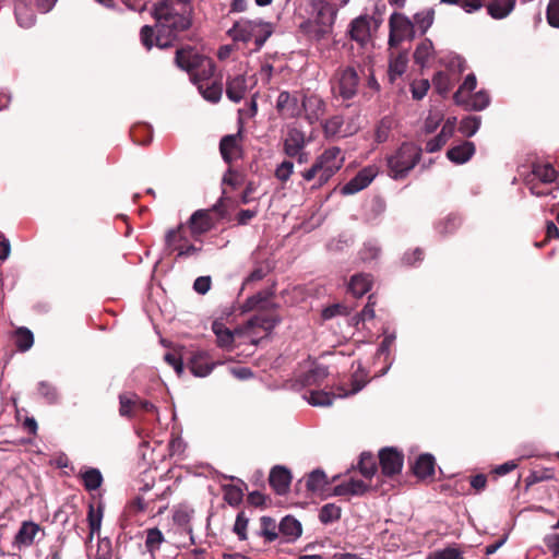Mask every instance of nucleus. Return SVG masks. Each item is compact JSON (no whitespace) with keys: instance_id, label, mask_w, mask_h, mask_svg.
I'll list each match as a JSON object with an SVG mask.
<instances>
[{"instance_id":"obj_1","label":"nucleus","mask_w":559,"mask_h":559,"mask_svg":"<svg viewBox=\"0 0 559 559\" xmlns=\"http://www.w3.org/2000/svg\"><path fill=\"white\" fill-rule=\"evenodd\" d=\"M192 0H160L154 5V27L141 28V41L151 49L154 45L166 48L173 45L179 34L192 24Z\"/></svg>"},{"instance_id":"obj_2","label":"nucleus","mask_w":559,"mask_h":559,"mask_svg":"<svg viewBox=\"0 0 559 559\" xmlns=\"http://www.w3.org/2000/svg\"><path fill=\"white\" fill-rule=\"evenodd\" d=\"M273 27L269 22L262 20L240 19L228 31V35L237 41H254V50H260L267 38L272 35Z\"/></svg>"},{"instance_id":"obj_3","label":"nucleus","mask_w":559,"mask_h":559,"mask_svg":"<svg viewBox=\"0 0 559 559\" xmlns=\"http://www.w3.org/2000/svg\"><path fill=\"white\" fill-rule=\"evenodd\" d=\"M421 156V148L414 143L404 142L386 157L389 175L393 179H402L417 165Z\"/></svg>"},{"instance_id":"obj_4","label":"nucleus","mask_w":559,"mask_h":559,"mask_svg":"<svg viewBox=\"0 0 559 559\" xmlns=\"http://www.w3.org/2000/svg\"><path fill=\"white\" fill-rule=\"evenodd\" d=\"M557 178V171L552 167L551 164L545 163V164H534L531 174L525 178V183L528 187L532 194L536 197H551L552 199H556V194H554V191L557 189V183L551 187H548L549 185H552L556 181Z\"/></svg>"},{"instance_id":"obj_5","label":"nucleus","mask_w":559,"mask_h":559,"mask_svg":"<svg viewBox=\"0 0 559 559\" xmlns=\"http://www.w3.org/2000/svg\"><path fill=\"white\" fill-rule=\"evenodd\" d=\"M367 383V373L360 369V366L355 371L352 378V389L346 390L344 386H338L336 393L325 391H310L306 396L309 404L313 406H330L335 397H347L359 392Z\"/></svg>"},{"instance_id":"obj_6","label":"nucleus","mask_w":559,"mask_h":559,"mask_svg":"<svg viewBox=\"0 0 559 559\" xmlns=\"http://www.w3.org/2000/svg\"><path fill=\"white\" fill-rule=\"evenodd\" d=\"M189 229L185 225H179L176 229H169L165 236V242L169 250L177 252L178 258H190L197 255L202 250V241H190Z\"/></svg>"},{"instance_id":"obj_7","label":"nucleus","mask_w":559,"mask_h":559,"mask_svg":"<svg viewBox=\"0 0 559 559\" xmlns=\"http://www.w3.org/2000/svg\"><path fill=\"white\" fill-rule=\"evenodd\" d=\"M345 155L337 146H331L324 150L316 159V164L321 170L320 186L326 183L343 166Z\"/></svg>"},{"instance_id":"obj_8","label":"nucleus","mask_w":559,"mask_h":559,"mask_svg":"<svg viewBox=\"0 0 559 559\" xmlns=\"http://www.w3.org/2000/svg\"><path fill=\"white\" fill-rule=\"evenodd\" d=\"M175 61L180 69L191 73V76L194 81L198 80V74L194 73V70H197L199 67H202L203 73L207 76L212 75L214 72V67L211 60L201 57L192 49L177 50Z\"/></svg>"},{"instance_id":"obj_9","label":"nucleus","mask_w":559,"mask_h":559,"mask_svg":"<svg viewBox=\"0 0 559 559\" xmlns=\"http://www.w3.org/2000/svg\"><path fill=\"white\" fill-rule=\"evenodd\" d=\"M390 47H397L404 40H411L415 36L413 22L401 13H393L390 16Z\"/></svg>"},{"instance_id":"obj_10","label":"nucleus","mask_w":559,"mask_h":559,"mask_svg":"<svg viewBox=\"0 0 559 559\" xmlns=\"http://www.w3.org/2000/svg\"><path fill=\"white\" fill-rule=\"evenodd\" d=\"M276 110L282 118H297L302 114L301 100L297 93L282 91L276 99Z\"/></svg>"},{"instance_id":"obj_11","label":"nucleus","mask_w":559,"mask_h":559,"mask_svg":"<svg viewBox=\"0 0 559 559\" xmlns=\"http://www.w3.org/2000/svg\"><path fill=\"white\" fill-rule=\"evenodd\" d=\"M378 175V167L369 165L357 173V175L341 188L343 195L355 194L367 188Z\"/></svg>"},{"instance_id":"obj_12","label":"nucleus","mask_w":559,"mask_h":559,"mask_svg":"<svg viewBox=\"0 0 559 559\" xmlns=\"http://www.w3.org/2000/svg\"><path fill=\"white\" fill-rule=\"evenodd\" d=\"M217 365H221V362L212 360L210 354L202 349L193 352L188 360V368L190 372L194 377L199 378H204L211 374Z\"/></svg>"},{"instance_id":"obj_13","label":"nucleus","mask_w":559,"mask_h":559,"mask_svg":"<svg viewBox=\"0 0 559 559\" xmlns=\"http://www.w3.org/2000/svg\"><path fill=\"white\" fill-rule=\"evenodd\" d=\"M40 532L39 524L33 521H23L13 538L12 547L17 550L29 548Z\"/></svg>"},{"instance_id":"obj_14","label":"nucleus","mask_w":559,"mask_h":559,"mask_svg":"<svg viewBox=\"0 0 559 559\" xmlns=\"http://www.w3.org/2000/svg\"><path fill=\"white\" fill-rule=\"evenodd\" d=\"M379 460L382 474L385 476H393L402 471L403 455L393 448L381 450Z\"/></svg>"},{"instance_id":"obj_15","label":"nucleus","mask_w":559,"mask_h":559,"mask_svg":"<svg viewBox=\"0 0 559 559\" xmlns=\"http://www.w3.org/2000/svg\"><path fill=\"white\" fill-rule=\"evenodd\" d=\"M301 106L309 123L319 121L325 112V103L316 94L305 95L301 98Z\"/></svg>"},{"instance_id":"obj_16","label":"nucleus","mask_w":559,"mask_h":559,"mask_svg":"<svg viewBox=\"0 0 559 559\" xmlns=\"http://www.w3.org/2000/svg\"><path fill=\"white\" fill-rule=\"evenodd\" d=\"M359 78L354 68L341 71L338 79V93L344 99L353 98L358 91Z\"/></svg>"},{"instance_id":"obj_17","label":"nucleus","mask_w":559,"mask_h":559,"mask_svg":"<svg viewBox=\"0 0 559 559\" xmlns=\"http://www.w3.org/2000/svg\"><path fill=\"white\" fill-rule=\"evenodd\" d=\"M306 144L305 133L297 128H290L284 139L283 150L288 157H295L304 151Z\"/></svg>"},{"instance_id":"obj_18","label":"nucleus","mask_w":559,"mask_h":559,"mask_svg":"<svg viewBox=\"0 0 559 559\" xmlns=\"http://www.w3.org/2000/svg\"><path fill=\"white\" fill-rule=\"evenodd\" d=\"M269 481L277 495H285L289 490L292 474L286 467L276 465L271 469Z\"/></svg>"},{"instance_id":"obj_19","label":"nucleus","mask_w":559,"mask_h":559,"mask_svg":"<svg viewBox=\"0 0 559 559\" xmlns=\"http://www.w3.org/2000/svg\"><path fill=\"white\" fill-rule=\"evenodd\" d=\"M212 228L210 216L203 211L194 212L189 219V233L195 241Z\"/></svg>"},{"instance_id":"obj_20","label":"nucleus","mask_w":559,"mask_h":559,"mask_svg":"<svg viewBox=\"0 0 559 559\" xmlns=\"http://www.w3.org/2000/svg\"><path fill=\"white\" fill-rule=\"evenodd\" d=\"M370 485L361 479L348 478L341 484L336 485L333 489L335 496H361L368 489Z\"/></svg>"},{"instance_id":"obj_21","label":"nucleus","mask_w":559,"mask_h":559,"mask_svg":"<svg viewBox=\"0 0 559 559\" xmlns=\"http://www.w3.org/2000/svg\"><path fill=\"white\" fill-rule=\"evenodd\" d=\"M408 67V53L406 51H400L391 53L389 61V80L394 83L400 79L407 70Z\"/></svg>"},{"instance_id":"obj_22","label":"nucleus","mask_w":559,"mask_h":559,"mask_svg":"<svg viewBox=\"0 0 559 559\" xmlns=\"http://www.w3.org/2000/svg\"><path fill=\"white\" fill-rule=\"evenodd\" d=\"M248 88L247 78L238 74L228 80L226 95L231 102L239 103L245 97Z\"/></svg>"},{"instance_id":"obj_23","label":"nucleus","mask_w":559,"mask_h":559,"mask_svg":"<svg viewBox=\"0 0 559 559\" xmlns=\"http://www.w3.org/2000/svg\"><path fill=\"white\" fill-rule=\"evenodd\" d=\"M475 154V145L473 142L465 141L456 146L451 147L447 152V157L454 164L461 165L468 162Z\"/></svg>"},{"instance_id":"obj_24","label":"nucleus","mask_w":559,"mask_h":559,"mask_svg":"<svg viewBox=\"0 0 559 559\" xmlns=\"http://www.w3.org/2000/svg\"><path fill=\"white\" fill-rule=\"evenodd\" d=\"M219 151L225 162L231 163L240 155L239 135L230 134L221 140Z\"/></svg>"},{"instance_id":"obj_25","label":"nucleus","mask_w":559,"mask_h":559,"mask_svg":"<svg viewBox=\"0 0 559 559\" xmlns=\"http://www.w3.org/2000/svg\"><path fill=\"white\" fill-rule=\"evenodd\" d=\"M278 530L286 543L296 540L302 532L300 522L289 515L281 521Z\"/></svg>"},{"instance_id":"obj_26","label":"nucleus","mask_w":559,"mask_h":559,"mask_svg":"<svg viewBox=\"0 0 559 559\" xmlns=\"http://www.w3.org/2000/svg\"><path fill=\"white\" fill-rule=\"evenodd\" d=\"M372 276L366 273L355 274L350 277L348 290L355 297H361L367 294L372 287Z\"/></svg>"},{"instance_id":"obj_27","label":"nucleus","mask_w":559,"mask_h":559,"mask_svg":"<svg viewBox=\"0 0 559 559\" xmlns=\"http://www.w3.org/2000/svg\"><path fill=\"white\" fill-rule=\"evenodd\" d=\"M317 22L324 28H330L335 22L337 10L328 1H319L316 3Z\"/></svg>"},{"instance_id":"obj_28","label":"nucleus","mask_w":559,"mask_h":559,"mask_svg":"<svg viewBox=\"0 0 559 559\" xmlns=\"http://www.w3.org/2000/svg\"><path fill=\"white\" fill-rule=\"evenodd\" d=\"M349 35L358 43H365L370 36V21L368 16H358L350 23Z\"/></svg>"},{"instance_id":"obj_29","label":"nucleus","mask_w":559,"mask_h":559,"mask_svg":"<svg viewBox=\"0 0 559 559\" xmlns=\"http://www.w3.org/2000/svg\"><path fill=\"white\" fill-rule=\"evenodd\" d=\"M515 0H491L487 4L488 14L496 20L507 17L514 9Z\"/></svg>"},{"instance_id":"obj_30","label":"nucleus","mask_w":559,"mask_h":559,"mask_svg":"<svg viewBox=\"0 0 559 559\" xmlns=\"http://www.w3.org/2000/svg\"><path fill=\"white\" fill-rule=\"evenodd\" d=\"M212 330L216 335L217 346L230 350L233 348L235 333L225 326L222 322H213Z\"/></svg>"},{"instance_id":"obj_31","label":"nucleus","mask_w":559,"mask_h":559,"mask_svg":"<svg viewBox=\"0 0 559 559\" xmlns=\"http://www.w3.org/2000/svg\"><path fill=\"white\" fill-rule=\"evenodd\" d=\"M413 472L417 477L426 478L435 473V457L430 454H421L413 466Z\"/></svg>"},{"instance_id":"obj_32","label":"nucleus","mask_w":559,"mask_h":559,"mask_svg":"<svg viewBox=\"0 0 559 559\" xmlns=\"http://www.w3.org/2000/svg\"><path fill=\"white\" fill-rule=\"evenodd\" d=\"M490 103V97L486 91H478L467 96V102L461 103L467 110H484Z\"/></svg>"},{"instance_id":"obj_33","label":"nucleus","mask_w":559,"mask_h":559,"mask_svg":"<svg viewBox=\"0 0 559 559\" xmlns=\"http://www.w3.org/2000/svg\"><path fill=\"white\" fill-rule=\"evenodd\" d=\"M329 374L328 368L324 366L316 365L304 373L300 378V383L304 386H310L321 383Z\"/></svg>"},{"instance_id":"obj_34","label":"nucleus","mask_w":559,"mask_h":559,"mask_svg":"<svg viewBox=\"0 0 559 559\" xmlns=\"http://www.w3.org/2000/svg\"><path fill=\"white\" fill-rule=\"evenodd\" d=\"M476 76L473 73L466 75L464 82L461 84L453 96L455 103L461 104L467 102V96L472 94V92L476 88Z\"/></svg>"},{"instance_id":"obj_35","label":"nucleus","mask_w":559,"mask_h":559,"mask_svg":"<svg viewBox=\"0 0 559 559\" xmlns=\"http://www.w3.org/2000/svg\"><path fill=\"white\" fill-rule=\"evenodd\" d=\"M433 55V45L431 40L424 39L415 49L414 60L420 67H425Z\"/></svg>"},{"instance_id":"obj_36","label":"nucleus","mask_w":559,"mask_h":559,"mask_svg":"<svg viewBox=\"0 0 559 559\" xmlns=\"http://www.w3.org/2000/svg\"><path fill=\"white\" fill-rule=\"evenodd\" d=\"M83 485L86 490L98 489L103 484V475L99 469L90 467L82 473Z\"/></svg>"},{"instance_id":"obj_37","label":"nucleus","mask_w":559,"mask_h":559,"mask_svg":"<svg viewBox=\"0 0 559 559\" xmlns=\"http://www.w3.org/2000/svg\"><path fill=\"white\" fill-rule=\"evenodd\" d=\"M381 254V247L377 240L370 239L364 242L362 248L359 251V259L365 262H371L377 260Z\"/></svg>"},{"instance_id":"obj_38","label":"nucleus","mask_w":559,"mask_h":559,"mask_svg":"<svg viewBox=\"0 0 559 559\" xmlns=\"http://www.w3.org/2000/svg\"><path fill=\"white\" fill-rule=\"evenodd\" d=\"M454 79L449 72L439 71L432 79V85L440 95H445L452 88Z\"/></svg>"},{"instance_id":"obj_39","label":"nucleus","mask_w":559,"mask_h":559,"mask_svg":"<svg viewBox=\"0 0 559 559\" xmlns=\"http://www.w3.org/2000/svg\"><path fill=\"white\" fill-rule=\"evenodd\" d=\"M14 340L20 352H27L34 344V335L27 328H19L14 333Z\"/></svg>"},{"instance_id":"obj_40","label":"nucleus","mask_w":559,"mask_h":559,"mask_svg":"<svg viewBox=\"0 0 559 559\" xmlns=\"http://www.w3.org/2000/svg\"><path fill=\"white\" fill-rule=\"evenodd\" d=\"M435 12L431 9L418 12L414 15V29L417 28L421 34H425L433 23Z\"/></svg>"},{"instance_id":"obj_41","label":"nucleus","mask_w":559,"mask_h":559,"mask_svg":"<svg viewBox=\"0 0 559 559\" xmlns=\"http://www.w3.org/2000/svg\"><path fill=\"white\" fill-rule=\"evenodd\" d=\"M481 119L478 116H468L461 120L459 131L467 138L473 136L479 130Z\"/></svg>"},{"instance_id":"obj_42","label":"nucleus","mask_w":559,"mask_h":559,"mask_svg":"<svg viewBox=\"0 0 559 559\" xmlns=\"http://www.w3.org/2000/svg\"><path fill=\"white\" fill-rule=\"evenodd\" d=\"M326 484L325 473L321 469H314L309 474L306 486L311 491H321Z\"/></svg>"},{"instance_id":"obj_43","label":"nucleus","mask_w":559,"mask_h":559,"mask_svg":"<svg viewBox=\"0 0 559 559\" xmlns=\"http://www.w3.org/2000/svg\"><path fill=\"white\" fill-rule=\"evenodd\" d=\"M393 127L394 119L392 117L382 118L376 128V141L378 143H383L388 141Z\"/></svg>"},{"instance_id":"obj_44","label":"nucleus","mask_w":559,"mask_h":559,"mask_svg":"<svg viewBox=\"0 0 559 559\" xmlns=\"http://www.w3.org/2000/svg\"><path fill=\"white\" fill-rule=\"evenodd\" d=\"M102 520H103L102 508L95 509L93 506H90L88 514H87V521H88V527H90V536H88L90 539L93 538L95 533H98L100 531Z\"/></svg>"},{"instance_id":"obj_45","label":"nucleus","mask_w":559,"mask_h":559,"mask_svg":"<svg viewBox=\"0 0 559 559\" xmlns=\"http://www.w3.org/2000/svg\"><path fill=\"white\" fill-rule=\"evenodd\" d=\"M341 518V508L334 503L324 504L319 513V519L323 524L337 521Z\"/></svg>"},{"instance_id":"obj_46","label":"nucleus","mask_w":559,"mask_h":559,"mask_svg":"<svg viewBox=\"0 0 559 559\" xmlns=\"http://www.w3.org/2000/svg\"><path fill=\"white\" fill-rule=\"evenodd\" d=\"M277 526L273 519L269 516L261 518V531L260 535L265 538L266 542H273L278 537Z\"/></svg>"},{"instance_id":"obj_47","label":"nucleus","mask_w":559,"mask_h":559,"mask_svg":"<svg viewBox=\"0 0 559 559\" xmlns=\"http://www.w3.org/2000/svg\"><path fill=\"white\" fill-rule=\"evenodd\" d=\"M359 471L366 478H371L377 471L374 457L370 453H361L359 460Z\"/></svg>"},{"instance_id":"obj_48","label":"nucleus","mask_w":559,"mask_h":559,"mask_svg":"<svg viewBox=\"0 0 559 559\" xmlns=\"http://www.w3.org/2000/svg\"><path fill=\"white\" fill-rule=\"evenodd\" d=\"M426 559H463V555L457 547L450 546L430 552Z\"/></svg>"},{"instance_id":"obj_49","label":"nucleus","mask_w":559,"mask_h":559,"mask_svg":"<svg viewBox=\"0 0 559 559\" xmlns=\"http://www.w3.org/2000/svg\"><path fill=\"white\" fill-rule=\"evenodd\" d=\"M199 91L204 97V99L211 103H217L222 97V87L215 83L211 85L204 86V84H199Z\"/></svg>"},{"instance_id":"obj_50","label":"nucleus","mask_w":559,"mask_h":559,"mask_svg":"<svg viewBox=\"0 0 559 559\" xmlns=\"http://www.w3.org/2000/svg\"><path fill=\"white\" fill-rule=\"evenodd\" d=\"M38 394L49 404L57 403L59 399L57 389L51 383L46 381L38 383Z\"/></svg>"},{"instance_id":"obj_51","label":"nucleus","mask_w":559,"mask_h":559,"mask_svg":"<svg viewBox=\"0 0 559 559\" xmlns=\"http://www.w3.org/2000/svg\"><path fill=\"white\" fill-rule=\"evenodd\" d=\"M119 403H120L119 413L121 416H132L136 413L134 394H132V395L121 394L119 396Z\"/></svg>"},{"instance_id":"obj_52","label":"nucleus","mask_w":559,"mask_h":559,"mask_svg":"<svg viewBox=\"0 0 559 559\" xmlns=\"http://www.w3.org/2000/svg\"><path fill=\"white\" fill-rule=\"evenodd\" d=\"M164 542L163 533L158 528H151L147 531L145 545L148 551L154 552Z\"/></svg>"},{"instance_id":"obj_53","label":"nucleus","mask_w":559,"mask_h":559,"mask_svg":"<svg viewBox=\"0 0 559 559\" xmlns=\"http://www.w3.org/2000/svg\"><path fill=\"white\" fill-rule=\"evenodd\" d=\"M15 15H16L17 23L22 27L27 28V27H31L35 23V15L31 11L23 8L22 5L15 7Z\"/></svg>"},{"instance_id":"obj_54","label":"nucleus","mask_w":559,"mask_h":559,"mask_svg":"<svg viewBox=\"0 0 559 559\" xmlns=\"http://www.w3.org/2000/svg\"><path fill=\"white\" fill-rule=\"evenodd\" d=\"M243 492L240 488L229 485L225 487L224 498L230 506H238L242 501Z\"/></svg>"},{"instance_id":"obj_55","label":"nucleus","mask_w":559,"mask_h":559,"mask_svg":"<svg viewBox=\"0 0 559 559\" xmlns=\"http://www.w3.org/2000/svg\"><path fill=\"white\" fill-rule=\"evenodd\" d=\"M547 22L550 26L559 27V0H549L547 5Z\"/></svg>"},{"instance_id":"obj_56","label":"nucleus","mask_w":559,"mask_h":559,"mask_svg":"<svg viewBox=\"0 0 559 559\" xmlns=\"http://www.w3.org/2000/svg\"><path fill=\"white\" fill-rule=\"evenodd\" d=\"M430 83L427 79L414 81L411 85V91L414 99H421L427 95Z\"/></svg>"},{"instance_id":"obj_57","label":"nucleus","mask_w":559,"mask_h":559,"mask_svg":"<svg viewBox=\"0 0 559 559\" xmlns=\"http://www.w3.org/2000/svg\"><path fill=\"white\" fill-rule=\"evenodd\" d=\"M443 3L449 4H460L465 12L472 13L477 10H479L483 4L484 0H441Z\"/></svg>"},{"instance_id":"obj_58","label":"nucleus","mask_w":559,"mask_h":559,"mask_svg":"<svg viewBox=\"0 0 559 559\" xmlns=\"http://www.w3.org/2000/svg\"><path fill=\"white\" fill-rule=\"evenodd\" d=\"M267 300V294L264 293H258L257 295H253L249 297L245 304L242 305L243 311H251L259 307H264V302Z\"/></svg>"},{"instance_id":"obj_59","label":"nucleus","mask_w":559,"mask_h":559,"mask_svg":"<svg viewBox=\"0 0 559 559\" xmlns=\"http://www.w3.org/2000/svg\"><path fill=\"white\" fill-rule=\"evenodd\" d=\"M294 171V164L290 160L282 162L275 169V177L282 181L286 182Z\"/></svg>"},{"instance_id":"obj_60","label":"nucleus","mask_w":559,"mask_h":559,"mask_svg":"<svg viewBox=\"0 0 559 559\" xmlns=\"http://www.w3.org/2000/svg\"><path fill=\"white\" fill-rule=\"evenodd\" d=\"M456 122H457V120H456L455 117H449L444 121V123H443V126L441 128V131L439 132L438 135H440V138L442 140H444L445 142H448L452 138V135L454 134V131L456 129Z\"/></svg>"},{"instance_id":"obj_61","label":"nucleus","mask_w":559,"mask_h":559,"mask_svg":"<svg viewBox=\"0 0 559 559\" xmlns=\"http://www.w3.org/2000/svg\"><path fill=\"white\" fill-rule=\"evenodd\" d=\"M449 72L460 74L466 69V62L461 56H451L447 62Z\"/></svg>"},{"instance_id":"obj_62","label":"nucleus","mask_w":559,"mask_h":559,"mask_svg":"<svg viewBox=\"0 0 559 559\" xmlns=\"http://www.w3.org/2000/svg\"><path fill=\"white\" fill-rule=\"evenodd\" d=\"M460 225V218L455 215L448 216L444 222L438 225V230L441 234H450L454 231Z\"/></svg>"},{"instance_id":"obj_63","label":"nucleus","mask_w":559,"mask_h":559,"mask_svg":"<svg viewBox=\"0 0 559 559\" xmlns=\"http://www.w3.org/2000/svg\"><path fill=\"white\" fill-rule=\"evenodd\" d=\"M247 526H248V519L245 518L243 513H239L236 518L235 524H234V532L238 535V537L243 540L247 538Z\"/></svg>"},{"instance_id":"obj_64","label":"nucleus","mask_w":559,"mask_h":559,"mask_svg":"<svg viewBox=\"0 0 559 559\" xmlns=\"http://www.w3.org/2000/svg\"><path fill=\"white\" fill-rule=\"evenodd\" d=\"M95 559H111V544L109 539H102L97 544Z\"/></svg>"}]
</instances>
